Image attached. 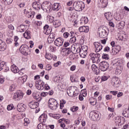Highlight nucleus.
<instances>
[{
  "mask_svg": "<svg viewBox=\"0 0 129 129\" xmlns=\"http://www.w3.org/2000/svg\"><path fill=\"white\" fill-rule=\"evenodd\" d=\"M67 92L70 97H75V96H77L79 94V92L76 90V87H70L67 89Z\"/></svg>",
  "mask_w": 129,
  "mask_h": 129,
  "instance_id": "1",
  "label": "nucleus"
},
{
  "mask_svg": "<svg viewBox=\"0 0 129 129\" xmlns=\"http://www.w3.org/2000/svg\"><path fill=\"white\" fill-rule=\"evenodd\" d=\"M84 3L79 1L75 2L73 4V9L77 12H81V11L84 10Z\"/></svg>",
  "mask_w": 129,
  "mask_h": 129,
  "instance_id": "2",
  "label": "nucleus"
},
{
  "mask_svg": "<svg viewBox=\"0 0 129 129\" xmlns=\"http://www.w3.org/2000/svg\"><path fill=\"white\" fill-rule=\"evenodd\" d=\"M48 106L51 109H56L59 106V104L57 100L53 98H50L48 100Z\"/></svg>",
  "mask_w": 129,
  "mask_h": 129,
  "instance_id": "3",
  "label": "nucleus"
},
{
  "mask_svg": "<svg viewBox=\"0 0 129 129\" xmlns=\"http://www.w3.org/2000/svg\"><path fill=\"white\" fill-rule=\"evenodd\" d=\"M90 56L93 63H98L100 61V60H99V57H100L99 53H91Z\"/></svg>",
  "mask_w": 129,
  "mask_h": 129,
  "instance_id": "4",
  "label": "nucleus"
},
{
  "mask_svg": "<svg viewBox=\"0 0 129 129\" xmlns=\"http://www.w3.org/2000/svg\"><path fill=\"white\" fill-rule=\"evenodd\" d=\"M19 51L23 55H29V46L27 45H22L20 46Z\"/></svg>",
  "mask_w": 129,
  "mask_h": 129,
  "instance_id": "5",
  "label": "nucleus"
},
{
  "mask_svg": "<svg viewBox=\"0 0 129 129\" xmlns=\"http://www.w3.org/2000/svg\"><path fill=\"white\" fill-rule=\"evenodd\" d=\"M24 97V93L21 91H17L14 95L13 98L15 100H21Z\"/></svg>",
  "mask_w": 129,
  "mask_h": 129,
  "instance_id": "6",
  "label": "nucleus"
},
{
  "mask_svg": "<svg viewBox=\"0 0 129 129\" xmlns=\"http://www.w3.org/2000/svg\"><path fill=\"white\" fill-rule=\"evenodd\" d=\"M109 67V64L106 61H102L99 64V68L101 71H106Z\"/></svg>",
  "mask_w": 129,
  "mask_h": 129,
  "instance_id": "7",
  "label": "nucleus"
},
{
  "mask_svg": "<svg viewBox=\"0 0 129 129\" xmlns=\"http://www.w3.org/2000/svg\"><path fill=\"white\" fill-rule=\"evenodd\" d=\"M44 85V82L42 81L41 80H38L35 82V87L38 90H43V89H44V87H45Z\"/></svg>",
  "mask_w": 129,
  "mask_h": 129,
  "instance_id": "8",
  "label": "nucleus"
},
{
  "mask_svg": "<svg viewBox=\"0 0 129 129\" xmlns=\"http://www.w3.org/2000/svg\"><path fill=\"white\" fill-rule=\"evenodd\" d=\"M41 9L43 11H46V12H50L51 9H52V6L51 3L48 2H45L41 5Z\"/></svg>",
  "mask_w": 129,
  "mask_h": 129,
  "instance_id": "9",
  "label": "nucleus"
},
{
  "mask_svg": "<svg viewBox=\"0 0 129 129\" xmlns=\"http://www.w3.org/2000/svg\"><path fill=\"white\" fill-rule=\"evenodd\" d=\"M98 34H99V37L100 38H105L107 36L106 30L101 27L98 28Z\"/></svg>",
  "mask_w": 129,
  "mask_h": 129,
  "instance_id": "10",
  "label": "nucleus"
},
{
  "mask_svg": "<svg viewBox=\"0 0 129 129\" xmlns=\"http://www.w3.org/2000/svg\"><path fill=\"white\" fill-rule=\"evenodd\" d=\"M100 116H101L100 115V114L99 115V114L98 113H90L89 114L90 118L91 120H94V121L96 120H99V119H100Z\"/></svg>",
  "mask_w": 129,
  "mask_h": 129,
  "instance_id": "11",
  "label": "nucleus"
},
{
  "mask_svg": "<svg viewBox=\"0 0 129 129\" xmlns=\"http://www.w3.org/2000/svg\"><path fill=\"white\" fill-rule=\"evenodd\" d=\"M94 45L96 53H98V52H100L101 50H102V45H101V43L98 42H95L94 43Z\"/></svg>",
  "mask_w": 129,
  "mask_h": 129,
  "instance_id": "12",
  "label": "nucleus"
},
{
  "mask_svg": "<svg viewBox=\"0 0 129 129\" xmlns=\"http://www.w3.org/2000/svg\"><path fill=\"white\" fill-rule=\"evenodd\" d=\"M64 43V39L61 37L58 38L54 41V45L57 47H61Z\"/></svg>",
  "mask_w": 129,
  "mask_h": 129,
  "instance_id": "13",
  "label": "nucleus"
},
{
  "mask_svg": "<svg viewBox=\"0 0 129 129\" xmlns=\"http://www.w3.org/2000/svg\"><path fill=\"white\" fill-rule=\"evenodd\" d=\"M120 80L118 78L114 77L112 79V85L114 87H118L119 86Z\"/></svg>",
  "mask_w": 129,
  "mask_h": 129,
  "instance_id": "14",
  "label": "nucleus"
},
{
  "mask_svg": "<svg viewBox=\"0 0 129 129\" xmlns=\"http://www.w3.org/2000/svg\"><path fill=\"white\" fill-rule=\"evenodd\" d=\"M24 13L26 15L27 18H29L30 19H33L34 17H35V12H32L31 13L29 12V11H27V9H24Z\"/></svg>",
  "mask_w": 129,
  "mask_h": 129,
  "instance_id": "15",
  "label": "nucleus"
},
{
  "mask_svg": "<svg viewBox=\"0 0 129 129\" xmlns=\"http://www.w3.org/2000/svg\"><path fill=\"white\" fill-rule=\"evenodd\" d=\"M32 7L33 9H34L36 11H39V10L42 9V5H41V3H40V2H34L32 4Z\"/></svg>",
  "mask_w": 129,
  "mask_h": 129,
  "instance_id": "16",
  "label": "nucleus"
},
{
  "mask_svg": "<svg viewBox=\"0 0 129 129\" xmlns=\"http://www.w3.org/2000/svg\"><path fill=\"white\" fill-rule=\"evenodd\" d=\"M17 110L19 112H24L26 110V106L23 103L19 104L17 105Z\"/></svg>",
  "mask_w": 129,
  "mask_h": 129,
  "instance_id": "17",
  "label": "nucleus"
},
{
  "mask_svg": "<svg viewBox=\"0 0 129 129\" xmlns=\"http://www.w3.org/2000/svg\"><path fill=\"white\" fill-rule=\"evenodd\" d=\"M119 51H120V46L116 45L112 48L111 54L112 55H116Z\"/></svg>",
  "mask_w": 129,
  "mask_h": 129,
  "instance_id": "18",
  "label": "nucleus"
},
{
  "mask_svg": "<svg viewBox=\"0 0 129 129\" xmlns=\"http://www.w3.org/2000/svg\"><path fill=\"white\" fill-rule=\"evenodd\" d=\"M47 118V114L43 113L39 116L38 120L40 122H46Z\"/></svg>",
  "mask_w": 129,
  "mask_h": 129,
  "instance_id": "19",
  "label": "nucleus"
},
{
  "mask_svg": "<svg viewBox=\"0 0 129 129\" xmlns=\"http://www.w3.org/2000/svg\"><path fill=\"white\" fill-rule=\"evenodd\" d=\"M29 106L32 109H35L39 106V103L32 101L29 103Z\"/></svg>",
  "mask_w": 129,
  "mask_h": 129,
  "instance_id": "20",
  "label": "nucleus"
},
{
  "mask_svg": "<svg viewBox=\"0 0 129 129\" xmlns=\"http://www.w3.org/2000/svg\"><path fill=\"white\" fill-rule=\"evenodd\" d=\"M43 29V32L44 33V34H45V35H49V34H51V32H52V29H51L49 27V25H46L44 26Z\"/></svg>",
  "mask_w": 129,
  "mask_h": 129,
  "instance_id": "21",
  "label": "nucleus"
},
{
  "mask_svg": "<svg viewBox=\"0 0 129 129\" xmlns=\"http://www.w3.org/2000/svg\"><path fill=\"white\" fill-rule=\"evenodd\" d=\"M79 32L81 33L84 32V33H88L89 32V27L88 26H81L79 28Z\"/></svg>",
  "mask_w": 129,
  "mask_h": 129,
  "instance_id": "22",
  "label": "nucleus"
},
{
  "mask_svg": "<svg viewBox=\"0 0 129 129\" xmlns=\"http://www.w3.org/2000/svg\"><path fill=\"white\" fill-rule=\"evenodd\" d=\"M7 49V44L5 42L0 39V51H5Z\"/></svg>",
  "mask_w": 129,
  "mask_h": 129,
  "instance_id": "23",
  "label": "nucleus"
},
{
  "mask_svg": "<svg viewBox=\"0 0 129 129\" xmlns=\"http://www.w3.org/2000/svg\"><path fill=\"white\" fill-rule=\"evenodd\" d=\"M11 71L13 72V73H19V72H20L19 68L15 64H13L11 66Z\"/></svg>",
  "mask_w": 129,
  "mask_h": 129,
  "instance_id": "24",
  "label": "nucleus"
},
{
  "mask_svg": "<svg viewBox=\"0 0 129 129\" xmlns=\"http://www.w3.org/2000/svg\"><path fill=\"white\" fill-rule=\"evenodd\" d=\"M124 26H125V22H124V21H121L116 25L117 28L120 30H122Z\"/></svg>",
  "mask_w": 129,
  "mask_h": 129,
  "instance_id": "25",
  "label": "nucleus"
},
{
  "mask_svg": "<svg viewBox=\"0 0 129 129\" xmlns=\"http://www.w3.org/2000/svg\"><path fill=\"white\" fill-rule=\"evenodd\" d=\"M104 16L107 21H110L112 20V19H113V16H112V14L109 12L105 13L104 14Z\"/></svg>",
  "mask_w": 129,
  "mask_h": 129,
  "instance_id": "26",
  "label": "nucleus"
},
{
  "mask_svg": "<svg viewBox=\"0 0 129 129\" xmlns=\"http://www.w3.org/2000/svg\"><path fill=\"white\" fill-rule=\"evenodd\" d=\"M122 67L120 66H117L115 70V74L119 75L122 72Z\"/></svg>",
  "mask_w": 129,
  "mask_h": 129,
  "instance_id": "27",
  "label": "nucleus"
},
{
  "mask_svg": "<svg viewBox=\"0 0 129 129\" xmlns=\"http://www.w3.org/2000/svg\"><path fill=\"white\" fill-rule=\"evenodd\" d=\"M92 70L95 72V74L98 75L99 74V70L97 68V67L95 64H92L91 66Z\"/></svg>",
  "mask_w": 129,
  "mask_h": 129,
  "instance_id": "28",
  "label": "nucleus"
},
{
  "mask_svg": "<svg viewBox=\"0 0 129 129\" xmlns=\"http://www.w3.org/2000/svg\"><path fill=\"white\" fill-rule=\"evenodd\" d=\"M23 36L25 39H31V31L29 30H26L25 32L23 34Z\"/></svg>",
  "mask_w": 129,
  "mask_h": 129,
  "instance_id": "29",
  "label": "nucleus"
},
{
  "mask_svg": "<svg viewBox=\"0 0 129 129\" xmlns=\"http://www.w3.org/2000/svg\"><path fill=\"white\" fill-rule=\"evenodd\" d=\"M60 8V4L58 3H54L52 6V9H53V11H55V12L59 11Z\"/></svg>",
  "mask_w": 129,
  "mask_h": 129,
  "instance_id": "30",
  "label": "nucleus"
},
{
  "mask_svg": "<svg viewBox=\"0 0 129 129\" xmlns=\"http://www.w3.org/2000/svg\"><path fill=\"white\" fill-rule=\"evenodd\" d=\"M33 96L37 101H41L42 100V98L40 96V95H39V93H34L33 94Z\"/></svg>",
  "mask_w": 129,
  "mask_h": 129,
  "instance_id": "31",
  "label": "nucleus"
},
{
  "mask_svg": "<svg viewBox=\"0 0 129 129\" xmlns=\"http://www.w3.org/2000/svg\"><path fill=\"white\" fill-rule=\"evenodd\" d=\"M49 116L55 119H59L60 117H61V115L60 114H53V113H49Z\"/></svg>",
  "mask_w": 129,
  "mask_h": 129,
  "instance_id": "32",
  "label": "nucleus"
},
{
  "mask_svg": "<svg viewBox=\"0 0 129 129\" xmlns=\"http://www.w3.org/2000/svg\"><path fill=\"white\" fill-rule=\"evenodd\" d=\"M73 34H74V32L73 31H71L70 33L68 32H64L63 33V37L66 39H67L68 37H72L73 36Z\"/></svg>",
  "mask_w": 129,
  "mask_h": 129,
  "instance_id": "33",
  "label": "nucleus"
},
{
  "mask_svg": "<svg viewBox=\"0 0 129 129\" xmlns=\"http://www.w3.org/2000/svg\"><path fill=\"white\" fill-rule=\"evenodd\" d=\"M38 129H48V126L46 124H43L40 123L37 125Z\"/></svg>",
  "mask_w": 129,
  "mask_h": 129,
  "instance_id": "34",
  "label": "nucleus"
},
{
  "mask_svg": "<svg viewBox=\"0 0 129 129\" xmlns=\"http://www.w3.org/2000/svg\"><path fill=\"white\" fill-rule=\"evenodd\" d=\"M17 29L18 32H20V33H23V32L25 31V26L21 25L17 27Z\"/></svg>",
  "mask_w": 129,
  "mask_h": 129,
  "instance_id": "35",
  "label": "nucleus"
},
{
  "mask_svg": "<svg viewBox=\"0 0 129 129\" xmlns=\"http://www.w3.org/2000/svg\"><path fill=\"white\" fill-rule=\"evenodd\" d=\"M53 25L55 28H58V27L61 26V22L59 20H55L53 22Z\"/></svg>",
  "mask_w": 129,
  "mask_h": 129,
  "instance_id": "36",
  "label": "nucleus"
},
{
  "mask_svg": "<svg viewBox=\"0 0 129 129\" xmlns=\"http://www.w3.org/2000/svg\"><path fill=\"white\" fill-rule=\"evenodd\" d=\"M45 58L46 59H47V60H51V59L53 58V55H52L51 53H46Z\"/></svg>",
  "mask_w": 129,
  "mask_h": 129,
  "instance_id": "37",
  "label": "nucleus"
},
{
  "mask_svg": "<svg viewBox=\"0 0 129 129\" xmlns=\"http://www.w3.org/2000/svg\"><path fill=\"white\" fill-rule=\"evenodd\" d=\"M88 50V47H87V46H82L81 52L87 53Z\"/></svg>",
  "mask_w": 129,
  "mask_h": 129,
  "instance_id": "38",
  "label": "nucleus"
},
{
  "mask_svg": "<svg viewBox=\"0 0 129 129\" xmlns=\"http://www.w3.org/2000/svg\"><path fill=\"white\" fill-rule=\"evenodd\" d=\"M115 122H116V123H120V122H121V119L120 118V117L118 116L115 117Z\"/></svg>",
  "mask_w": 129,
  "mask_h": 129,
  "instance_id": "39",
  "label": "nucleus"
},
{
  "mask_svg": "<svg viewBox=\"0 0 129 129\" xmlns=\"http://www.w3.org/2000/svg\"><path fill=\"white\" fill-rule=\"evenodd\" d=\"M125 36L124 35H120V36H118V40L119 41H125L126 39H125Z\"/></svg>",
  "mask_w": 129,
  "mask_h": 129,
  "instance_id": "40",
  "label": "nucleus"
},
{
  "mask_svg": "<svg viewBox=\"0 0 129 129\" xmlns=\"http://www.w3.org/2000/svg\"><path fill=\"white\" fill-rule=\"evenodd\" d=\"M66 103V101H65L64 99L61 100H60V108L62 109L63 107H64V104Z\"/></svg>",
  "mask_w": 129,
  "mask_h": 129,
  "instance_id": "41",
  "label": "nucleus"
},
{
  "mask_svg": "<svg viewBox=\"0 0 129 129\" xmlns=\"http://www.w3.org/2000/svg\"><path fill=\"white\" fill-rule=\"evenodd\" d=\"M24 124L25 126H28V124H30V120L27 118H24Z\"/></svg>",
  "mask_w": 129,
  "mask_h": 129,
  "instance_id": "42",
  "label": "nucleus"
},
{
  "mask_svg": "<svg viewBox=\"0 0 129 129\" xmlns=\"http://www.w3.org/2000/svg\"><path fill=\"white\" fill-rule=\"evenodd\" d=\"M103 8H105L107 6V0H101L100 1Z\"/></svg>",
  "mask_w": 129,
  "mask_h": 129,
  "instance_id": "43",
  "label": "nucleus"
},
{
  "mask_svg": "<svg viewBox=\"0 0 129 129\" xmlns=\"http://www.w3.org/2000/svg\"><path fill=\"white\" fill-rule=\"evenodd\" d=\"M76 42V37L73 36L72 38L70 39V43H71V44H73Z\"/></svg>",
  "mask_w": 129,
  "mask_h": 129,
  "instance_id": "44",
  "label": "nucleus"
},
{
  "mask_svg": "<svg viewBox=\"0 0 129 129\" xmlns=\"http://www.w3.org/2000/svg\"><path fill=\"white\" fill-rule=\"evenodd\" d=\"M17 88V86L16 84H12L10 87V91H14L15 89Z\"/></svg>",
  "mask_w": 129,
  "mask_h": 129,
  "instance_id": "45",
  "label": "nucleus"
},
{
  "mask_svg": "<svg viewBox=\"0 0 129 129\" xmlns=\"http://www.w3.org/2000/svg\"><path fill=\"white\" fill-rule=\"evenodd\" d=\"M86 55H87V52H83L81 51L80 53V56L81 57V58H85V57H86Z\"/></svg>",
  "mask_w": 129,
  "mask_h": 129,
  "instance_id": "46",
  "label": "nucleus"
},
{
  "mask_svg": "<svg viewBox=\"0 0 129 129\" xmlns=\"http://www.w3.org/2000/svg\"><path fill=\"white\" fill-rule=\"evenodd\" d=\"M103 59H105V60H108L109 59V55L106 53H103L102 54Z\"/></svg>",
  "mask_w": 129,
  "mask_h": 129,
  "instance_id": "47",
  "label": "nucleus"
},
{
  "mask_svg": "<svg viewBox=\"0 0 129 129\" xmlns=\"http://www.w3.org/2000/svg\"><path fill=\"white\" fill-rule=\"evenodd\" d=\"M78 109V107L74 106L72 107L71 108V110L73 112H75V111H77Z\"/></svg>",
  "mask_w": 129,
  "mask_h": 129,
  "instance_id": "48",
  "label": "nucleus"
},
{
  "mask_svg": "<svg viewBox=\"0 0 129 129\" xmlns=\"http://www.w3.org/2000/svg\"><path fill=\"white\" fill-rule=\"evenodd\" d=\"M81 48H80V47L78 46L77 45V48H76V50L75 51V54H78V53H81Z\"/></svg>",
  "mask_w": 129,
  "mask_h": 129,
  "instance_id": "49",
  "label": "nucleus"
},
{
  "mask_svg": "<svg viewBox=\"0 0 129 129\" xmlns=\"http://www.w3.org/2000/svg\"><path fill=\"white\" fill-rule=\"evenodd\" d=\"M77 48V45H73L72 46L71 49L72 50L74 54H75V51H76Z\"/></svg>",
  "mask_w": 129,
  "mask_h": 129,
  "instance_id": "50",
  "label": "nucleus"
},
{
  "mask_svg": "<svg viewBox=\"0 0 129 129\" xmlns=\"http://www.w3.org/2000/svg\"><path fill=\"white\" fill-rule=\"evenodd\" d=\"M7 5H11L13 3V0H3Z\"/></svg>",
  "mask_w": 129,
  "mask_h": 129,
  "instance_id": "51",
  "label": "nucleus"
},
{
  "mask_svg": "<svg viewBox=\"0 0 129 129\" xmlns=\"http://www.w3.org/2000/svg\"><path fill=\"white\" fill-rule=\"evenodd\" d=\"M8 27L10 31H14V30H15V27L12 24L9 25Z\"/></svg>",
  "mask_w": 129,
  "mask_h": 129,
  "instance_id": "52",
  "label": "nucleus"
},
{
  "mask_svg": "<svg viewBox=\"0 0 129 129\" xmlns=\"http://www.w3.org/2000/svg\"><path fill=\"white\" fill-rule=\"evenodd\" d=\"M52 69V67H51V65L50 64H47L45 67V70H47V71H49V70H51Z\"/></svg>",
  "mask_w": 129,
  "mask_h": 129,
  "instance_id": "53",
  "label": "nucleus"
},
{
  "mask_svg": "<svg viewBox=\"0 0 129 129\" xmlns=\"http://www.w3.org/2000/svg\"><path fill=\"white\" fill-rule=\"evenodd\" d=\"M13 108H14V105H13V104L9 105L7 106L8 110H12V109H13Z\"/></svg>",
  "mask_w": 129,
  "mask_h": 129,
  "instance_id": "54",
  "label": "nucleus"
},
{
  "mask_svg": "<svg viewBox=\"0 0 129 129\" xmlns=\"http://www.w3.org/2000/svg\"><path fill=\"white\" fill-rule=\"evenodd\" d=\"M44 90H49V89H50V86H49V85H48V84H44Z\"/></svg>",
  "mask_w": 129,
  "mask_h": 129,
  "instance_id": "55",
  "label": "nucleus"
},
{
  "mask_svg": "<svg viewBox=\"0 0 129 129\" xmlns=\"http://www.w3.org/2000/svg\"><path fill=\"white\" fill-rule=\"evenodd\" d=\"M48 19H49L50 23H53V22H54V18L53 17L48 16Z\"/></svg>",
  "mask_w": 129,
  "mask_h": 129,
  "instance_id": "56",
  "label": "nucleus"
},
{
  "mask_svg": "<svg viewBox=\"0 0 129 129\" xmlns=\"http://www.w3.org/2000/svg\"><path fill=\"white\" fill-rule=\"evenodd\" d=\"M71 71H75L76 70V66L73 65L70 68Z\"/></svg>",
  "mask_w": 129,
  "mask_h": 129,
  "instance_id": "57",
  "label": "nucleus"
},
{
  "mask_svg": "<svg viewBox=\"0 0 129 129\" xmlns=\"http://www.w3.org/2000/svg\"><path fill=\"white\" fill-rule=\"evenodd\" d=\"M6 66V62L5 61H2L0 63V67L1 68H4V67H5Z\"/></svg>",
  "mask_w": 129,
  "mask_h": 129,
  "instance_id": "58",
  "label": "nucleus"
},
{
  "mask_svg": "<svg viewBox=\"0 0 129 129\" xmlns=\"http://www.w3.org/2000/svg\"><path fill=\"white\" fill-rule=\"evenodd\" d=\"M50 50L51 52H55L56 51V47L50 46Z\"/></svg>",
  "mask_w": 129,
  "mask_h": 129,
  "instance_id": "59",
  "label": "nucleus"
},
{
  "mask_svg": "<svg viewBox=\"0 0 129 129\" xmlns=\"http://www.w3.org/2000/svg\"><path fill=\"white\" fill-rule=\"evenodd\" d=\"M61 64V61H58L57 62L53 64V66L54 67H58V65H60Z\"/></svg>",
  "mask_w": 129,
  "mask_h": 129,
  "instance_id": "60",
  "label": "nucleus"
},
{
  "mask_svg": "<svg viewBox=\"0 0 129 129\" xmlns=\"http://www.w3.org/2000/svg\"><path fill=\"white\" fill-rule=\"evenodd\" d=\"M48 94V93L43 92L40 94L41 96H42L43 97H45L47 96V95Z\"/></svg>",
  "mask_w": 129,
  "mask_h": 129,
  "instance_id": "61",
  "label": "nucleus"
},
{
  "mask_svg": "<svg viewBox=\"0 0 129 129\" xmlns=\"http://www.w3.org/2000/svg\"><path fill=\"white\" fill-rule=\"evenodd\" d=\"M111 98H112V96H111V95H107L106 96V99L107 100H110V99H111Z\"/></svg>",
  "mask_w": 129,
  "mask_h": 129,
  "instance_id": "62",
  "label": "nucleus"
},
{
  "mask_svg": "<svg viewBox=\"0 0 129 129\" xmlns=\"http://www.w3.org/2000/svg\"><path fill=\"white\" fill-rule=\"evenodd\" d=\"M12 42H13V39L11 38H8L6 40V42L7 43V44H12Z\"/></svg>",
  "mask_w": 129,
  "mask_h": 129,
  "instance_id": "63",
  "label": "nucleus"
},
{
  "mask_svg": "<svg viewBox=\"0 0 129 129\" xmlns=\"http://www.w3.org/2000/svg\"><path fill=\"white\" fill-rule=\"evenodd\" d=\"M102 81H106L107 80V77L104 76L101 77Z\"/></svg>",
  "mask_w": 129,
  "mask_h": 129,
  "instance_id": "64",
  "label": "nucleus"
}]
</instances>
